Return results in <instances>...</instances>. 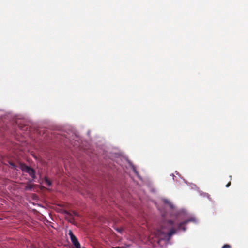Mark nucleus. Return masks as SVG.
I'll return each instance as SVG.
<instances>
[{
  "mask_svg": "<svg viewBox=\"0 0 248 248\" xmlns=\"http://www.w3.org/2000/svg\"><path fill=\"white\" fill-rule=\"evenodd\" d=\"M173 224V222L171 220L164 223L160 230L156 232V234L161 239H170V237L176 232V230L172 228Z\"/></svg>",
  "mask_w": 248,
  "mask_h": 248,
  "instance_id": "1",
  "label": "nucleus"
},
{
  "mask_svg": "<svg viewBox=\"0 0 248 248\" xmlns=\"http://www.w3.org/2000/svg\"><path fill=\"white\" fill-rule=\"evenodd\" d=\"M19 168L24 172L28 173L32 178H35L34 170L23 164H20Z\"/></svg>",
  "mask_w": 248,
  "mask_h": 248,
  "instance_id": "2",
  "label": "nucleus"
},
{
  "mask_svg": "<svg viewBox=\"0 0 248 248\" xmlns=\"http://www.w3.org/2000/svg\"><path fill=\"white\" fill-rule=\"evenodd\" d=\"M69 235L70 236L71 240L73 243V245L75 246L76 248H80V245L78 241V239L74 235L72 232L71 230L69 231Z\"/></svg>",
  "mask_w": 248,
  "mask_h": 248,
  "instance_id": "3",
  "label": "nucleus"
},
{
  "mask_svg": "<svg viewBox=\"0 0 248 248\" xmlns=\"http://www.w3.org/2000/svg\"><path fill=\"white\" fill-rule=\"evenodd\" d=\"M191 221L194 222H196L197 219L194 217H192L189 219H187L185 221H183V222L180 223L178 226L179 229V230L182 229L183 231H185L186 229L185 227H182V226L186 224L187 223H188V222H191Z\"/></svg>",
  "mask_w": 248,
  "mask_h": 248,
  "instance_id": "4",
  "label": "nucleus"
},
{
  "mask_svg": "<svg viewBox=\"0 0 248 248\" xmlns=\"http://www.w3.org/2000/svg\"><path fill=\"white\" fill-rule=\"evenodd\" d=\"M76 216H78V214L75 211H73L72 212H66L65 217L69 219V221H71V220L73 219L74 217Z\"/></svg>",
  "mask_w": 248,
  "mask_h": 248,
  "instance_id": "5",
  "label": "nucleus"
},
{
  "mask_svg": "<svg viewBox=\"0 0 248 248\" xmlns=\"http://www.w3.org/2000/svg\"><path fill=\"white\" fill-rule=\"evenodd\" d=\"M163 202L166 205H168L170 208L173 209L174 208L173 205L169 201L166 199L163 200Z\"/></svg>",
  "mask_w": 248,
  "mask_h": 248,
  "instance_id": "6",
  "label": "nucleus"
},
{
  "mask_svg": "<svg viewBox=\"0 0 248 248\" xmlns=\"http://www.w3.org/2000/svg\"><path fill=\"white\" fill-rule=\"evenodd\" d=\"M45 184L47 185V186H50L51 185V182L50 180H49L48 178H46L44 180Z\"/></svg>",
  "mask_w": 248,
  "mask_h": 248,
  "instance_id": "7",
  "label": "nucleus"
},
{
  "mask_svg": "<svg viewBox=\"0 0 248 248\" xmlns=\"http://www.w3.org/2000/svg\"><path fill=\"white\" fill-rule=\"evenodd\" d=\"M131 166L132 167V168L133 169V171L135 172V173L137 175V176H139V173L138 172V171H137V170H136V168L135 167V166L132 164H131Z\"/></svg>",
  "mask_w": 248,
  "mask_h": 248,
  "instance_id": "8",
  "label": "nucleus"
},
{
  "mask_svg": "<svg viewBox=\"0 0 248 248\" xmlns=\"http://www.w3.org/2000/svg\"><path fill=\"white\" fill-rule=\"evenodd\" d=\"M222 248H230V246L227 244L224 245V246H223Z\"/></svg>",
  "mask_w": 248,
  "mask_h": 248,
  "instance_id": "9",
  "label": "nucleus"
},
{
  "mask_svg": "<svg viewBox=\"0 0 248 248\" xmlns=\"http://www.w3.org/2000/svg\"><path fill=\"white\" fill-rule=\"evenodd\" d=\"M31 188H32V186L31 185H28L26 186V189H31Z\"/></svg>",
  "mask_w": 248,
  "mask_h": 248,
  "instance_id": "10",
  "label": "nucleus"
},
{
  "mask_svg": "<svg viewBox=\"0 0 248 248\" xmlns=\"http://www.w3.org/2000/svg\"><path fill=\"white\" fill-rule=\"evenodd\" d=\"M116 230L119 232H121L123 231V229L122 228H117L116 229Z\"/></svg>",
  "mask_w": 248,
  "mask_h": 248,
  "instance_id": "11",
  "label": "nucleus"
},
{
  "mask_svg": "<svg viewBox=\"0 0 248 248\" xmlns=\"http://www.w3.org/2000/svg\"><path fill=\"white\" fill-rule=\"evenodd\" d=\"M112 248H126V247H113Z\"/></svg>",
  "mask_w": 248,
  "mask_h": 248,
  "instance_id": "12",
  "label": "nucleus"
},
{
  "mask_svg": "<svg viewBox=\"0 0 248 248\" xmlns=\"http://www.w3.org/2000/svg\"><path fill=\"white\" fill-rule=\"evenodd\" d=\"M10 164L13 167H15V165H14V164L13 163H10Z\"/></svg>",
  "mask_w": 248,
  "mask_h": 248,
  "instance_id": "13",
  "label": "nucleus"
},
{
  "mask_svg": "<svg viewBox=\"0 0 248 248\" xmlns=\"http://www.w3.org/2000/svg\"><path fill=\"white\" fill-rule=\"evenodd\" d=\"M230 184H231V183H230V182H229V183L226 185V187H229V186H230Z\"/></svg>",
  "mask_w": 248,
  "mask_h": 248,
  "instance_id": "14",
  "label": "nucleus"
}]
</instances>
